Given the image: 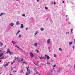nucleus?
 <instances>
[{
	"label": "nucleus",
	"mask_w": 75,
	"mask_h": 75,
	"mask_svg": "<svg viewBox=\"0 0 75 75\" xmlns=\"http://www.w3.org/2000/svg\"><path fill=\"white\" fill-rule=\"evenodd\" d=\"M28 72H27L26 73V75H29L30 74V70H28Z\"/></svg>",
	"instance_id": "1"
},
{
	"label": "nucleus",
	"mask_w": 75,
	"mask_h": 75,
	"mask_svg": "<svg viewBox=\"0 0 75 75\" xmlns=\"http://www.w3.org/2000/svg\"><path fill=\"white\" fill-rule=\"evenodd\" d=\"M30 55L31 57H32V58H34V55L32 53H30Z\"/></svg>",
	"instance_id": "2"
},
{
	"label": "nucleus",
	"mask_w": 75,
	"mask_h": 75,
	"mask_svg": "<svg viewBox=\"0 0 75 75\" xmlns=\"http://www.w3.org/2000/svg\"><path fill=\"white\" fill-rule=\"evenodd\" d=\"M21 26H20V28H24V26L23 25V24H21Z\"/></svg>",
	"instance_id": "3"
},
{
	"label": "nucleus",
	"mask_w": 75,
	"mask_h": 75,
	"mask_svg": "<svg viewBox=\"0 0 75 75\" xmlns=\"http://www.w3.org/2000/svg\"><path fill=\"white\" fill-rule=\"evenodd\" d=\"M8 50H7V52H6V54H8V53H10V50H9V49L8 48Z\"/></svg>",
	"instance_id": "4"
},
{
	"label": "nucleus",
	"mask_w": 75,
	"mask_h": 75,
	"mask_svg": "<svg viewBox=\"0 0 75 75\" xmlns=\"http://www.w3.org/2000/svg\"><path fill=\"white\" fill-rule=\"evenodd\" d=\"M45 57H46L47 58V59H50V57H49V56H47V55L45 54Z\"/></svg>",
	"instance_id": "5"
},
{
	"label": "nucleus",
	"mask_w": 75,
	"mask_h": 75,
	"mask_svg": "<svg viewBox=\"0 0 75 75\" xmlns=\"http://www.w3.org/2000/svg\"><path fill=\"white\" fill-rule=\"evenodd\" d=\"M10 25H11V26H13V25H14V23H11L10 24Z\"/></svg>",
	"instance_id": "6"
},
{
	"label": "nucleus",
	"mask_w": 75,
	"mask_h": 75,
	"mask_svg": "<svg viewBox=\"0 0 75 75\" xmlns=\"http://www.w3.org/2000/svg\"><path fill=\"white\" fill-rule=\"evenodd\" d=\"M19 23L18 21L16 22V24H17V25H19V24H20V23Z\"/></svg>",
	"instance_id": "7"
},
{
	"label": "nucleus",
	"mask_w": 75,
	"mask_h": 75,
	"mask_svg": "<svg viewBox=\"0 0 75 75\" xmlns=\"http://www.w3.org/2000/svg\"><path fill=\"white\" fill-rule=\"evenodd\" d=\"M34 45L36 47H37V43H35L34 44Z\"/></svg>",
	"instance_id": "8"
},
{
	"label": "nucleus",
	"mask_w": 75,
	"mask_h": 75,
	"mask_svg": "<svg viewBox=\"0 0 75 75\" xmlns=\"http://www.w3.org/2000/svg\"><path fill=\"white\" fill-rule=\"evenodd\" d=\"M47 42L48 43V44H50V39L48 40Z\"/></svg>",
	"instance_id": "9"
},
{
	"label": "nucleus",
	"mask_w": 75,
	"mask_h": 75,
	"mask_svg": "<svg viewBox=\"0 0 75 75\" xmlns=\"http://www.w3.org/2000/svg\"><path fill=\"white\" fill-rule=\"evenodd\" d=\"M12 43L13 44H14L15 43H17L16 42H14V41H12Z\"/></svg>",
	"instance_id": "10"
},
{
	"label": "nucleus",
	"mask_w": 75,
	"mask_h": 75,
	"mask_svg": "<svg viewBox=\"0 0 75 75\" xmlns=\"http://www.w3.org/2000/svg\"><path fill=\"white\" fill-rule=\"evenodd\" d=\"M10 63V62H8V63H7L6 64V66H8L9 65V64Z\"/></svg>",
	"instance_id": "11"
},
{
	"label": "nucleus",
	"mask_w": 75,
	"mask_h": 75,
	"mask_svg": "<svg viewBox=\"0 0 75 75\" xmlns=\"http://www.w3.org/2000/svg\"><path fill=\"white\" fill-rule=\"evenodd\" d=\"M13 70H14V68H13L12 67H11V72H12V71H13Z\"/></svg>",
	"instance_id": "12"
},
{
	"label": "nucleus",
	"mask_w": 75,
	"mask_h": 75,
	"mask_svg": "<svg viewBox=\"0 0 75 75\" xmlns=\"http://www.w3.org/2000/svg\"><path fill=\"white\" fill-rule=\"evenodd\" d=\"M20 73H23L24 72L23 71V70H21V71H20Z\"/></svg>",
	"instance_id": "13"
},
{
	"label": "nucleus",
	"mask_w": 75,
	"mask_h": 75,
	"mask_svg": "<svg viewBox=\"0 0 75 75\" xmlns=\"http://www.w3.org/2000/svg\"><path fill=\"white\" fill-rule=\"evenodd\" d=\"M3 55H4V53H1L0 54V56H1H1H3Z\"/></svg>",
	"instance_id": "14"
},
{
	"label": "nucleus",
	"mask_w": 75,
	"mask_h": 75,
	"mask_svg": "<svg viewBox=\"0 0 75 75\" xmlns=\"http://www.w3.org/2000/svg\"><path fill=\"white\" fill-rule=\"evenodd\" d=\"M40 30L42 31L44 30V28H42Z\"/></svg>",
	"instance_id": "15"
},
{
	"label": "nucleus",
	"mask_w": 75,
	"mask_h": 75,
	"mask_svg": "<svg viewBox=\"0 0 75 75\" xmlns=\"http://www.w3.org/2000/svg\"><path fill=\"white\" fill-rule=\"evenodd\" d=\"M15 47H16L18 48L19 49H20V48H19V47H18V46L17 45H16V46H15Z\"/></svg>",
	"instance_id": "16"
},
{
	"label": "nucleus",
	"mask_w": 75,
	"mask_h": 75,
	"mask_svg": "<svg viewBox=\"0 0 75 75\" xmlns=\"http://www.w3.org/2000/svg\"><path fill=\"white\" fill-rule=\"evenodd\" d=\"M38 33V32L37 31L35 33V35H37V34Z\"/></svg>",
	"instance_id": "17"
},
{
	"label": "nucleus",
	"mask_w": 75,
	"mask_h": 75,
	"mask_svg": "<svg viewBox=\"0 0 75 75\" xmlns=\"http://www.w3.org/2000/svg\"><path fill=\"white\" fill-rule=\"evenodd\" d=\"M20 30H18L17 32L16 33V34H18V33H20Z\"/></svg>",
	"instance_id": "18"
},
{
	"label": "nucleus",
	"mask_w": 75,
	"mask_h": 75,
	"mask_svg": "<svg viewBox=\"0 0 75 75\" xmlns=\"http://www.w3.org/2000/svg\"><path fill=\"white\" fill-rule=\"evenodd\" d=\"M72 44V42H70L69 43V45H71V44Z\"/></svg>",
	"instance_id": "19"
},
{
	"label": "nucleus",
	"mask_w": 75,
	"mask_h": 75,
	"mask_svg": "<svg viewBox=\"0 0 75 75\" xmlns=\"http://www.w3.org/2000/svg\"><path fill=\"white\" fill-rule=\"evenodd\" d=\"M9 53L10 55H13V53L11 52H9Z\"/></svg>",
	"instance_id": "20"
},
{
	"label": "nucleus",
	"mask_w": 75,
	"mask_h": 75,
	"mask_svg": "<svg viewBox=\"0 0 75 75\" xmlns=\"http://www.w3.org/2000/svg\"><path fill=\"white\" fill-rule=\"evenodd\" d=\"M27 68V71H28V70H29V69H28V68H29V66L27 68Z\"/></svg>",
	"instance_id": "21"
},
{
	"label": "nucleus",
	"mask_w": 75,
	"mask_h": 75,
	"mask_svg": "<svg viewBox=\"0 0 75 75\" xmlns=\"http://www.w3.org/2000/svg\"><path fill=\"white\" fill-rule=\"evenodd\" d=\"M3 67H7L6 64H5V65H3Z\"/></svg>",
	"instance_id": "22"
},
{
	"label": "nucleus",
	"mask_w": 75,
	"mask_h": 75,
	"mask_svg": "<svg viewBox=\"0 0 75 75\" xmlns=\"http://www.w3.org/2000/svg\"><path fill=\"white\" fill-rule=\"evenodd\" d=\"M14 58H15V59H17V58H18L19 59H20V58L18 57H14Z\"/></svg>",
	"instance_id": "23"
},
{
	"label": "nucleus",
	"mask_w": 75,
	"mask_h": 75,
	"mask_svg": "<svg viewBox=\"0 0 75 75\" xmlns=\"http://www.w3.org/2000/svg\"><path fill=\"white\" fill-rule=\"evenodd\" d=\"M41 57L42 58V59H45V58H44V57H42V56H41Z\"/></svg>",
	"instance_id": "24"
},
{
	"label": "nucleus",
	"mask_w": 75,
	"mask_h": 75,
	"mask_svg": "<svg viewBox=\"0 0 75 75\" xmlns=\"http://www.w3.org/2000/svg\"><path fill=\"white\" fill-rule=\"evenodd\" d=\"M45 8L46 10H48V8L47 7H45Z\"/></svg>",
	"instance_id": "25"
},
{
	"label": "nucleus",
	"mask_w": 75,
	"mask_h": 75,
	"mask_svg": "<svg viewBox=\"0 0 75 75\" xmlns=\"http://www.w3.org/2000/svg\"><path fill=\"white\" fill-rule=\"evenodd\" d=\"M25 14H23L22 15V17H25Z\"/></svg>",
	"instance_id": "26"
},
{
	"label": "nucleus",
	"mask_w": 75,
	"mask_h": 75,
	"mask_svg": "<svg viewBox=\"0 0 75 75\" xmlns=\"http://www.w3.org/2000/svg\"><path fill=\"white\" fill-rule=\"evenodd\" d=\"M0 44L1 46H3V43H2V42H1Z\"/></svg>",
	"instance_id": "27"
},
{
	"label": "nucleus",
	"mask_w": 75,
	"mask_h": 75,
	"mask_svg": "<svg viewBox=\"0 0 75 75\" xmlns=\"http://www.w3.org/2000/svg\"><path fill=\"white\" fill-rule=\"evenodd\" d=\"M36 51L38 53V52H39V51H38V50L37 49H36Z\"/></svg>",
	"instance_id": "28"
},
{
	"label": "nucleus",
	"mask_w": 75,
	"mask_h": 75,
	"mask_svg": "<svg viewBox=\"0 0 75 75\" xmlns=\"http://www.w3.org/2000/svg\"><path fill=\"white\" fill-rule=\"evenodd\" d=\"M3 14V13H1L0 15V16H2Z\"/></svg>",
	"instance_id": "29"
},
{
	"label": "nucleus",
	"mask_w": 75,
	"mask_h": 75,
	"mask_svg": "<svg viewBox=\"0 0 75 75\" xmlns=\"http://www.w3.org/2000/svg\"><path fill=\"white\" fill-rule=\"evenodd\" d=\"M73 30V29H71V33H72V31Z\"/></svg>",
	"instance_id": "30"
},
{
	"label": "nucleus",
	"mask_w": 75,
	"mask_h": 75,
	"mask_svg": "<svg viewBox=\"0 0 75 75\" xmlns=\"http://www.w3.org/2000/svg\"><path fill=\"white\" fill-rule=\"evenodd\" d=\"M21 37V35H19L18 37L20 38V37Z\"/></svg>",
	"instance_id": "31"
},
{
	"label": "nucleus",
	"mask_w": 75,
	"mask_h": 75,
	"mask_svg": "<svg viewBox=\"0 0 75 75\" xmlns=\"http://www.w3.org/2000/svg\"><path fill=\"white\" fill-rule=\"evenodd\" d=\"M59 50L60 51H62V49L61 48H59Z\"/></svg>",
	"instance_id": "32"
},
{
	"label": "nucleus",
	"mask_w": 75,
	"mask_h": 75,
	"mask_svg": "<svg viewBox=\"0 0 75 75\" xmlns=\"http://www.w3.org/2000/svg\"><path fill=\"white\" fill-rule=\"evenodd\" d=\"M38 57H39V58H40V59H42V58H41V57H40V56H38Z\"/></svg>",
	"instance_id": "33"
},
{
	"label": "nucleus",
	"mask_w": 75,
	"mask_h": 75,
	"mask_svg": "<svg viewBox=\"0 0 75 75\" xmlns=\"http://www.w3.org/2000/svg\"><path fill=\"white\" fill-rule=\"evenodd\" d=\"M23 64H27V63L26 62H23Z\"/></svg>",
	"instance_id": "34"
},
{
	"label": "nucleus",
	"mask_w": 75,
	"mask_h": 75,
	"mask_svg": "<svg viewBox=\"0 0 75 75\" xmlns=\"http://www.w3.org/2000/svg\"><path fill=\"white\" fill-rule=\"evenodd\" d=\"M50 48H51V47H48V49H49V50H50Z\"/></svg>",
	"instance_id": "35"
},
{
	"label": "nucleus",
	"mask_w": 75,
	"mask_h": 75,
	"mask_svg": "<svg viewBox=\"0 0 75 75\" xmlns=\"http://www.w3.org/2000/svg\"><path fill=\"white\" fill-rule=\"evenodd\" d=\"M54 57H56V55H55V54H54Z\"/></svg>",
	"instance_id": "36"
},
{
	"label": "nucleus",
	"mask_w": 75,
	"mask_h": 75,
	"mask_svg": "<svg viewBox=\"0 0 75 75\" xmlns=\"http://www.w3.org/2000/svg\"><path fill=\"white\" fill-rule=\"evenodd\" d=\"M17 72V71H13V72Z\"/></svg>",
	"instance_id": "37"
},
{
	"label": "nucleus",
	"mask_w": 75,
	"mask_h": 75,
	"mask_svg": "<svg viewBox=\"0 0 75 75\" xmlns=\"http://www.w3.org/2000/svg\"><path fill=\"white\" fill-rule=\"evenodd\" d=\"M69 34V32L66 33V34Z\"/></svg>",
	"instance_id": "38"
},
{
	"label": "nucleus",
	"mask_w": 75,
	"mask_h": 75,
	"mask_svg": "<svg viewBox=\"0 0 75 75\" xmlns=\"http://www.w3.org/2000/svg\"><path fill=\"white\" fill-rule=\"evenodd\" d=\"M21 61H23V58L21 59Z\"/></svg>",
	"instance_id": "39"
},
{
	"label": "nucleus",
	"mask_w": 75,
	"mask_h": 75,
	"mask_svg": "<svg viewBox=\"0 0 75 75\" xmlns=\"http://www.w3.org/2000/svg\"><path fill=\"white\" fill-rule=\"evenodd\" d=\"M56 67V65H54L53 66V67Z\"/></svg>",
	"instance_id": "40"
},
{
	"label": "nucleus",
	"mask_w": 75,
	"mask_h": 75,
	"mask_svg": "<svg viewBox=\"0 0 75 75\" xmlns=\"http://www.w3.org/2000/svg\"><path fill=\"white\" fill-rule=\"evenodd\" d=\"M54 5H55V4H56V3L55 2H54Z\"/></svg>",
	"instance_id": "41"
},
{
	"label": "nucleus",
	"mask_w": 75,
	"mask_h": 75,
	"mask_svg": "<svg viewBox=\"0 0 75 75\" xmlns=\"http://www.w3.org/2000/svg\"><path fill=\"white\" fill-rule=\"evenodd\" d=\"M11 64L12 65L13 64V63H11Z\"/></svg>",
	"instance_id": "42"
},
{
	"label": "nucleus",
	"mask_w": 75,
	"mask_h": 75,
	"mask_svg": "<svg viewBox=\"0 0 75 75\" xmlns=\"http://www.w3.org/2000/svg\"><path fill=\"white\" fill-rule=\"evenodd\" d=\"M74 47H75L73 46V50H74Z\"/></svg>",
	"instance_id": "43"
},
{
	"label": "nucleus",
	"mask_w": 75,
	"mask_h": 75,
	"mask_svg": "<svg viewBox=\"0 0 75 75\" xmlns=\"http://www.w3.org/2000/svg\"><path fill=\"white\" fill-rule=\"evenodd\" d=\"M40 0H37V2H38V1H40Z\"/></svg>",
	"instance_id": "44"
},
{
	"label": "nucleus",
	"mask_w": 75,
	"mask_h": 75,
	"mask_svg": "<svg viewBox=\"0 0 75 75\" xmlns=\"http://www.w3.org/2000/svg\"><path fill=\"white\" fill-rule=\"evenodd\" d=\"M47 64H48V65L50 64V63H47Z\"/></svg>",
	"instance_id": "45"
},
{
	"label": "nucleus",
	"mask_w": 75,
	"mask_h": 75,
	"mask_svg": "<svg viewBox=\"0 0 75 75\" xmlns=\"http://www.w3.org/2000/svg\"><path fill=\"white\" fill-rule=\"evenodd\" d=\"M28 29V28H26V30H27V29Z\"/></svg>",
	"instance_id": "46"
},
{
	"label": "nucleus",
	"mask_w": 75,
	"mask_h": 75,
	"mask_svg": "<svg viewBox=\"0 0 75 75\" xmlns=\"http://www.w3.org/2000/svg\"><path fill=\"white\" fill-rule=\"evenodd\" d=\"M51 62H53V60H51Z\"/></svg>",
	"instance_id": "47"
},
{
	"label": "nucleus",
	"mask_w": 75,
	"mask_h": 75,
	"mask_svg": "<svg viewBox=\"0 0 75 75\" xmlns=\"http://www.w3.org/2000/svg\"><path fill=\"white\" fill-rule=\"evenodd\" d=\"M16 66H15V67H13V68H16Z\"/></svg>",
	"instance_id": "48"
},
{
	"label": "nucleus",
	"mask_w": 75,
	"mask_h": 75,
	"mask_svg": "<svg viewBox=\"0 0 75 75\" xmlns=\"http://www.w3.org/2000/svg\"><path fill=\"white\" fill-rule=\"evenodd\" d=\"M16 59H15L13 61H16Z\"/></svg>",
	"instance_id": "49"
},
{
	"label": "nucleus",
	"mask_w": 75,
	"mask_h": 75,
	"mask_svg": "<svg viewBox=\"0 0 75 75\" xmlns=\"http://www.w3.org/2000/svg\"><path fill=\"white\" fill-rule=\"evenodd\" d=\"M33 64H35V65H37V64H35L34 63H33Z\"/></svg>",
	"instance_id": "50"
},
{
	"label": "nucleus",
	"mask_w": 75,
	"mask_h": 75,
	"mask_svg": "<svg viewBox=\"0 0 75 75\" xmlns=\"http://www.w3.org/2000/svg\"><path fill=\"white\" fill-rule=\"evenodd\" d=\"M3 57H2V58H0V59H3Z\"/></svg>",
	"instance_id": "51"
},
{
	"label": "nucleus",
	"mask_w": 75,
	"mask_h": 75,
	"mask_svg": "<svg viewBox=\"0 0 75 75\" xmlns=\"http://www.w3.org/2000/svg\"><path fill=\"white\" fill-rule=\"evenodd\" d=\"M70 22H69V23H68V24H70Z\"/></svg>",
	"instance_id": "52"
},
{
	"label": "nucleus",
	"mask_w": 75,
	"mask_h": 75,
	"mask_svg": "<svg viewBox=\"0 0 75 75\" xmlns=\"http://www.w3.org/2000/svg\"><path fill=\"white\" fill-rule=\"evenodd\" d=\"M66 17H68V15H67L66 16Z\"/></svg>",
	"instance_id": "53"
},
{
	"label": "nucleus",
	"mask_w": 75,
	"mask_h": 75,
	"mask_svg": "<svg viewBox=\"0 0 75 75\" xmlns=\"http://www.w3.org/2000/svg\"><path fill=\"white\" fill-rule=\"evenodd\" d=\"M52 4H53V3L52 2Z\"/></svg>",
	"instance_id": "54"
},
{
	"label": "nucleus",
	"mask_w": 75,
	"mask_h": 75,
	"mask_svg": "<svg viewBox=\"0 0 75 75\" xmlns=\"http://www.w3.org/2000/svg\"><path fill=\"white\" fill-rule=\"evenodd\" d=\"M63 3H64V1H63Z\"/></svg>",
	"instance_id": "55"
},
{
	"label": "nucleus",
	"mask_w": 75,
	"mask_h": 75,
	"mask_svg": "<svg viewBox=\"0 0 75 75\" xmlns=\"http://www.w3.org/2000/svg\"><path fill=\"white\" fill-rule=\"evenodd\" d=\"M74 41H75L74 44H75V39L74 40Z\"/></svg>",
	"instance_id": "56"
},
{
	"label": "nucleus",
	"mask_w": 75,
	"mask_h": 75,
	"mask_svg": "<svg viewBox=\"0 0 75 75\" xmlns=\"http://www.w3.org/2000/svg\"><path fill=\"white\" fill-rule=\"evenodd\" d=\"M1 62V60L0 61V62Z\"/></svg>",
	"instance_id": "57"
},
{
	"label": "nucleus",
	"mask_w": 75,
	"mask_h": 75,
	"mask_svg": "<svg viewBox=\"0 0 75 75\" xmlns=\"http://www.w3.org/2000/svg\"><path fill=\"white\" fill-rule=\"evenodd\" d=\"M75 69V65H74V67Z\"/></svg>",
	"instance_id": "58"
},
{
	"label": "nucleus",
	"mask_w": 75,
	"mask_h": 75,
	"mask_svg": "<svg viewBox=\"0 0 75 75\" xmlns=\"http://www.w3.org/2000/svg\"><path fill=\"white\" fill-rule=\"evenodd\" d=\"M49 50V52H50V50Z\"/></svg>",
	"instance_id": "59"
},
{
	"label": "nucleus",
	"mask_w": 75,
	"mask_h": 75,
	"mask_svg": "<svg viewBox=\"0 0 75 75\" xmlns=\"http://www.w3.org/2000/svg\"><path fill=\"white\" fill-rule=\"evenodd\" d=\"M37 62H39V61H38Z\"/></svg>",
	"instance_id": "60"
},
{
	"label": "nucleus",
	"mask_w": 75,
	"mask_h": 75,
	"mask_svg": "<svg viewBox=\"0 0 75 75\" xmlns=\"http://www.w3.org/2000/svg\"><path fill=\"white\" fill-rule=\"evenodd\" d=\"M36 65V66H38V65Z\"/></svg>",
	"instance_id": "61"
},
{
	"label": "nucleus",
	"mask_w": 75,
	"mask_h": 75,
	"mask_svg": "<svg viewBox=\"0 0 75 75\" xmlns=\"http://www.w3.org/2000/svg\"><path fill=\"white\" fill-rule=\"evenodd\" d=\"M37 73H38V72H36V74H37Z\"/></svg>",
	"instance_id": "62"
},
{
	"label": "nucleus",
	"mask_w": 75,
	"mask_h": 75,
	"mask_svg": "<svg viewBox=\"0 0 75 75\" xmlns=\"http://www.w3.org/2000/svg\"><path fill=\"white\" fill-rule=\"evenodd\" d=\"M43 65H44V64H43Z\"/></svg>",
	"instance_id": "63"
},
{
	"label": "nucleus",
	"mask_w": 75,
	"mask_h": 75,
	"mask_svg": "<svg viewBox=\"0 0 75 75\" xmlns=\"http://www.w3.org/2000/svg\"><path fill=\"white\" fill-rule=\"evenodd\" d=\"M0 74H1V73H0Z\"/></svg>",
	"instance_id": "64"
}]
</instances>
